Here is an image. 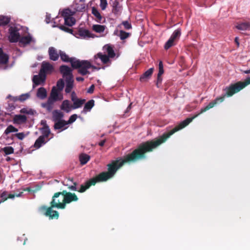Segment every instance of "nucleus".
<instances>
[{"label":"nucleus","mask_w":250,"mask_h":250,"mask_svg":"<svg viewBox=\"0 0 250 250\" xmlns=\"http://www.w3.org/2000/svg\"><path fill=\"white\" fill-rule=\"evenodd\" d=\"M104 48L106 50L107 56H109V58H113L115 56V53L112 46L106 45L104 47Z\"/></svg>","instance_id":"29"},{"label":"nucleus","mask_w":250,"mask_h":250,"mask_svg":"<svg viewBox=\"0 0 250 250\" xmlns=\"http://www.w3.org/2000/svg\"><path fill=\"white\" fill-rule=\"evenodd\" d=\"M48 55L50 60L56 61L59 58V51L58 52L57 49L54 47H50L48 49Z\"/></svg>","instance_id":"12"},{"label":"nucleus","mask_w":250,"mask_h":250,"mask_svg":"<svg viewBox=\"0 0 250 250\" xmlns=\"http://www.w3.org/2000/svg\"><path fill=\"white\" fill-rule=\"evenodd\" d=\"M192 119H186L181 122L179 125L174 127L167 132L164 133L162 135L154 140L147 141L140 144L131 153L125 155L123 158L112 161L107 165V173L112 177L114 176L117 171L125 164H131L146 158V153L152 151L170 137L171 135L180 129L187 126Z\"/></svg>","instance_id":"1"},{"label":"nucleus","mask_w":250,"mask_h":250,"mask_svg":"<svg viewBox=\"0 0 250 250\" xmlns=\"http://www.w3.org/2000/svg\"><path fill=\"white\" fill-rule=\"evenodd\" d=\"M76 20L74 18H71L64 20V24L69 26H72L75 24Z\"/></svg>","instance_id":"40"},{"label":"nucleus","mask_w":250,"mask_h":250,"mask_svg":"<svg viewBox=\"0 0 250 250\" xmlns=\"http://www.w3.org/2000/svg\"><path fill=\"white\" fill-rule=\"evenodd\" d=\"M8 56L3 53L0 56V63L3 64H6L8 62Z\"/></svg>","instance_id":"39"},{"label":"nucleus","mask_w":250,"mask_h":250,"mask_svg":"<svg viewBox=\"0 0 250 250\" xmlns=\"http://www.w3.org/2000/svg\"><path fill=\"white\" fill-rule=\"evenodd\" d=\"M59 28L61 30H62L65 32L69 33L70 34H73V30L72 29H70L68 27H67L63 25H60L59 26Z\"/></svg>","instance_id":"48"},{"label":"nucleus","mask_w":250,"mask_h":250,"mask_svg":"<svg viewBox=\"0 0 250 250\" xmlns=\"http://www.w3.org/2000/svg\"><path fill=\"white\" fill-rule=\"evenodd\" d=\"M77 114H73V115H71L68 121H66V123H67V125L70 124H72L73 122H74L76 121V120L77 119Z\"/></svg>","instance_id":"50"},{"label":"nucleus","mask_w":250,"mask_h":250,"mask_svg":"<svg viewBox=\"0 0 250 250\" xmlns=\"http://www.w3.org/2000/svg\"><path fill=\"white\" fill-rule=\"evenodd\" d=\"M54 70V67L49 62L44 61L42 63L40 72L46 77L47 74L52 73Z\"/></svg>","instance_id":"8"},{"label":"nucleus","mask_w":250,"mask_h":250,"mask_svg":"<svg viewBox=\"0 0 250 250\" xmlns=\"http://www.w3.org/2000/svg\"><path fill=\"white\" fill-rule=\"evenodd\" d=\"M78 34L83 38H85L86 37H90L91 36V33L88 30H85V29H80L78 31Z\"/></svg>","instance_id":"35"},{"label":"nucleus","mask_w":250,"mask_h":250,"mask_svg":"<svg viewBox=\"0 0 250 250\" xmlns=\"http://www.w3.org/2000/svg\"><path fill=\"white\" fill-rule=\"evenodd\" d=\"M51 15L47 13L45 16V21L47 23H49L51 21Z\"/></svg>","instance_id":"58"},{"label":"nucleus","mask_w":250,"mask_h":250,"mask_svg":"<svg viewBox=\"0 0 250 250\" xmlns=\"http://www.w3.org/2000/svg\"><path fill=\"white\" fill-rule=\"evenodd\" d=\"M66 125H67L66 121L62 120L61 121L56 122L54 125V128L55 130L61 129V130L60 131H61L67 128V127H64Z\"/></svg>","instance_id":"17"},{"label":"nucleus","mask_w":250,"mask_h":250,"mask_svg":"<svg viewBox=\"0 0 250 250\" xmlns=\"http://www.w3.org/2000/svg\"><path fill=\"white\" fill-rule=\"evenodd\" d=\"M235 27L241 31H250V23L248 22L239 23L235 26Z\"/></svg>","instance_id":"21"},{"label":"nucleus","mask_w":250,"mask_h":250,"mask_svg":"<svg viewBox=\"0 0 250 250\" xmlns=\"http://www.w3.org/2000/svg\"><path fill=\"white\" fill-rule=\"evenodd\" d=\"M16 136L19 139L21 140H22L25 137L24 134L22 132L17 133Z\"/></svg>","instance_id":"56"},{"label":"nucleus","mask_w":250,"mask_h":250,"mask_svg":"<svg viewBox=\"0 0 250 250\" xmlns=\"http://www.w3.org/2000/svg\"><path fill=\"white\" fill-rule=\"evenodd\" d=\"M92 66L91 63L86 60H80L76 59L74 62L72 63V67L73 69H78V72L82 75L89 74L90 72L88 70Z\"/></svg>","instance_id":"3"},{"label":"nucleus","mask_w":250,"mask_h":250,"mask_svg":"<svg viewBox=\"0 0 250 250\" xmlns=\"http://www.w3.org/2000/svg\"><path fill=\"white\" fill-rule=\"evenodd\" d=\"M68 188L72 191H77L78 189H77V187H75V186H73V185L69 186Z\"/></svg>","instance_id":"61"},{"label":"nucleus","mask_w":250,"mask_h":250,"mask_svg":"<svg viewBox=\"0 0 250 250\" xmlns=\"http://www.w3.org/2000/svg\"><path fill=\"white\" fill-rule=\"evenodd\" d=\"M250 84V77L247 78L244 82H238L234 84H230L229 86L226 87L224 89V91L226 93L219 97L216 98L214 101L210 102L206 107L201 109L200 112L194 115L191 118H188L187 119H192V121L198 117L201 114L207 111L210 108L213 107L218 103H221L224 101L226 97H231L236 93L238 92L241 90L245 88L246 86Z\"/></svg>","instance_id":"2"},{"label":"nucleus","mask_w":250,"mask_h":250,"mask_svg":"<svg viewBox=\"0 0 250 250\" xmlns=\"http://www.w3.org/2000/svg\"><path fill=\"white\" fill-rule=\"evenodd\" d=\"M234 42L236 43V44H237V47H239V38H238V37H235V38Z\"/></svg>","instance_id":"63"},{"label":"nucleus","mask_w":250,"mask_h":250,"mask_svg":"<svg viewBox=\"0 0 250 250\" xmlns=\"http://www.w3.org/2000/svg\"><path fill=\"white\" fill-rule=\"evenodd\" d=\"M63 196L62 192H58L55 193L52 197V199L50 202V206L48 208V210L46 214L49 215L51 211V208H61L60 207L58 206V204H62L63 203Z\"/></svg>","instance_id":"5"},{"label":"nucleus","mask_w":250,"mask_h":250,"mask_svg":"<svg viewBox=\"0 0 250 250\" xmlns=\"http://www.w3.org/2000/svg\"><path fill=\"white\" fill-rule=\"evenodd\" d=\"M11 18L8 16L0 15V26H5L10 21Z\"/></svg>","instance_id":"34"},{"label":"nucleus","mask_w":250,"mask_h":250,"mask_svg":"<svg viewBox=\"0 0 250 250\" xmlns=\"http://www.w3.org/2000/svg\"><path fill=\"white\" fill-rule=\"evenodd\" d=\"M111 178V177L107 173V172L106 171H104L100 173L99 174L90 179L92 181H95V183L93 184V186H94L97 183L105 182Z\"/></svg>","instance_id":"7"},{"label":"nucleus","mask_w":250,"mask_h":250,"mask_svg":"<svg viewBox=\"0 0 250 250\" xmlns=\"http://www.w3.org/2000/svg\"><path fill=\"white\" fill-rule=\"evenodd\" d=\"M37 96L41 99H44L47 96V92L43 87H40L38 89Z\"/></svg>","instance_id":"31"},{"label":"nucleus","mask_w":250,"mask_h":250,"mask_svg":"<svg viewBox=\"0 0 250 250\" xmlns=\"http://www.w3.org/2000/svg\"><path fill=\"white\" fill-rule=\"evenodd\" d=\"M154 70L153 68H150L146 71L141 77L140 80L141 82L146 81L147 79H149L152 75Z\"/></svg>","instance_id":"22"},{"label":"nucleus","mask_w":250,"mask_h":250,"mask_svg":"<svg viewBox=\"0 0 250 250\" xmlns=\"http://www.w3.org/2000/svg\"><path fill=\"white\" fill-rule=\"evenodd\" d=\"M30 97V95L28 93L22 94L20 96L16 97V100L21 102H23L26 100L28 99Z\"/></svg>","instance_id":"44"},{"label":"nucleus","mask_w":250,"mask_h":250,"mask_svg":"<svg viewBox=\"0 0 250 250\" xmlns=\"http://www.w3.org/2000/svg\"><path fill=\"white\" fill-rule=\"evenodd\" d=\"M94 85L92 84V85H91L87 90V92L89 93H92L94 91Z\"/></svg>","instance_id":"60"},{"label":"nucleus","mask_w":250,"mask_h":250,"mask_svg":"<svg viewBox=\"0 0 250 250\" xmlns=\"http://www.w3.org/2000/svg\"><path fill=\"white\" fill-rule=\"evenodd\" d=\"M92 14L96 18V21L98 22H101V21L103 19V17L101 16L100 12L98 11L97 9L95 8V7H93L92 8Z\"/></svg>","instance_id":"28"},{"label":"nucleus","mask_w":250,"mask_h":250,"mask_svg":"<svg viewBox=\"0 0 250 250\" xmlns=\"http://www.w3.org/2000/svg\"><path fill=\"white\" fill-rule=\"evenodd\" d=\"M181 36V30L179 29L175 30L173 34L171 35L170 37V39H172L174 41H176L178 40Z\"/></svg>","instance_id":"38"},{"label":"nucleus","mask_w":250,"mask_h":250,"mask_svg":"<svg viewBox=\"0 0 250 250\" xmlns=\"http://www.w3.org/2000/svg\"><path fill=\"white\" fill-rule=\"evenodd\" d=\"M122 6L119 4L118 0H115L112 4V13L118 16L120 15L122 13Z\"/></svg>","instance_id":"14"},{"label":"nucleus","mask_w":250,"mask_h":250,"mask_svg":"<svg viewBox=\"0 0 250 250\" xmlns=\"http://www.w3.org/2000/svg\"><path fill=\"white\" fill-rule=\"evenodd\" d=\"M85 99H77L73 101V105H71L72 109H75L81 107L85 103Z\"/></svg>","instance_id":"24"},{"label":"nucleus","mask_w":250,"mask_h":250,"mask_svg":"<svg viewBox=\"0 0 250 250\" xmlns=\"http://www.w3.org/2000/svg\"><path fill=\"white\" fill-rule=\"evenodd\" d=\"M107 5V3L106 0H100V7L103 10L106 8Z\"/></svg>","instance_id":"53"},{"label":"nucleus","mask_w":250,"mask_h":250,"mask_svg":"<svg viewBox=\"0 0 250 250\" xmlns=\"http://www.w3.org/2000/svg\"><path fill=\"white\" fill-rule=\"evenodd\" d=\"M61 108L67 113L70 112L72 108L71 105H70V102L67 100H64L61 104Z\"/></svg>","instance_id":"26"},{"label":"nucleus","mask_w":250,"mask_h":250,"mask_svg":"<svg viewBox=\"0 0 250 250\" xmlns=\"http://www.w3.org/2000/svg\"><path fill=\"white\" fill-rule=\"evenodd\" d=\"M14 123L18 124L24 123L27 121V117L23 115H16L14 117Z\"/></svg>","instance_id":"20"},{"label":"nucleus","mask_w":250,"mask_h":250,"mask_svg":"<svg viewBox=\"0 0 250 250\" xmlns=\"http://www.w3.org/2000/svg\"><path fill=\"white\" fill-rule=\"evenodd\" d=\"M5 155H9L14 153V148L12 146H6L2 148Z\"/></svg>","instance_id":"43"},{"label":"nucleus","mask_w":250,"mask_h":250,"mask_svg":"<svg viewBox=\"0 0 250 250\" xmlns=\"http://www.w3.org/2000/svg\"><path fill=\"white\" fill-rule=\"evenodd\" d=\"M19 29L17 27L11 26L9 29L8 39L11 42H17L21 37Z\"/></svg>","instance_id":"6"},{"label":"nucleus","mask_w":250,"mask_h":250,"mask_svg":"<svg viewBox=\"0 0 250 250\" xmlns=\"http://www.w3.org/2000/svg\"><path fill=\"white\" fill-rule=\"evenodd\" d=\"M66 82V87L65 91L66 93H69L71 92L72 89L73 87L74 80L73 78L71 77L69 79H65Z\"/></svg>","instance_id":"23"},{"label":"nucleus","mask_w":250,"mask_h":250,"mask_svg":"<svg viewBox=\"0 0 250 250\" xmlns=\"http://www.w3.org/2000/svg\"><path fill=\"white\" fill-rule=\"evenodd\" d=\"M104 25L100 24H94L92 26L93 30L97 33L103 32L105 29Z\"/></svg>","instance_id":"37"},{"label":"nucleus","mask_w":250,"mask_h":250,"mask_svg":"<svg viewBox=\"0 0 250 250\" xmlns=\"http://www.w3.org/2000/svg\"><path fill=\"white\" fill-rule=\"evenodd\" d=\"M174 42L175 41L173 40L172 39L169 38L165 44V49L166 50H167L173 46L174 45Z\"/></svg>","instance_id":"42"},{"label":"nucleus","mask_w":250,"mask_h":250,"mask_svg":"<svg viewBox=\"0 0 250 250\" xmlns=\"http://www.w3.org/2000/svg\"><path fill=\"white\" fill-rule=\"evenodd\" d=\"M0 198H1L0 201V205L5 201L8 199V192L6 191L2 192L0 194Z\"/></svg>","instance_id":"47"},{"label":"nucleus","mask_w":250,"mask_h":250,"mask_svg":"<svg viewBox=\"0 0 250 250\" xmlns=\"http://www.w3.org/2000/svg\"><path fill=\"white\" fill-rule=\"evenodd\" d=\"M42 210H45V212L44 213V215L46 216L49 217L50 219H58L59 216V213L57 211L53 210L52 208H51V211L49 213V215H47L46 214L48 208H46L45 206H42L41 208Z\"/></svg>","instance_id":"15"},{"label":"nucleus","mask_w":250,"mask_h":250,"mask_svg":"<svg viewBox=\"0 0 250 250\" xmlns=\"http://www.w3.org/2000/svg\"><path fill=\"white\" fill-rule=\"evenodd\" d=\"M60 57L62 62H69L72 65V63L74 62L76 59L75 58H69V56L64 52L62 50H59Z\"/></svg>","instance_id":"16"},{"label":"nucleus","mask_w":250,"mask_h":250,"mask_svg":"<svg viewBox=\"0 0 250 250\" xmlns=\"http://www.w3.org/2000/svg\"><path fill=\"white\" fill-rule=\"evenodd\" d=\"M18 129L12 125H10L8 126V127L6 128V129L4 131V134L6 135L10 133L11 132H16L18 131Z\"/></svg>","instance_id":"41"},{"label":"nucleus","mask_w":250,"mask_h":250,"mask_svg":"<svg viewBox=\"0 0 250 250\" xmlns=\"http://www.w3.org/2000/svg\"><path fill=\"white\" fill-rule=\"evenodd\" d=\"M90 157L88 155L82 153L79 156V160L82 165L86 164L90 160Z\"/></svg>","instance_id":"32"},{"label":"nucleus","mask_w":250,"mask_h":250,"mask_svg":"<svg viewBox=\"0 0 250 250\" xmlns=\"http://www.w3.org/2000/svg\"><path fill=\"white\" fill-rule=\"evenodd\" d=\"M46 78V77L44 75L39 72V75H34L33 76L32 79L33 83L35 85H40L41 83H44Z\"/></svg>","instance_id":"11"},{"label":"nucleus","mask_w":250,"mask_h":250,"mask_svg":"<svg viewBox=\"0 0 250 250\" xmlns=\"http://www.w3.org/2000/svg\"><path fill=\"white\" fill-rule=\"evenodd\" d=\"M64 86V81L62 79H60L57 82V87L58 88V90L59 91H62Z\"/></svg>","instance_id":"45"},{"label":"nucleus","mask_w":250,"mask_h":250,"mask_svg":"<svg viewBox=\"0 0 250 250\" xmlns=\"http://www.w3.org/2000/svg\"><path fill=\"white\" fill-rule=\"evenodd\" d=\"M47 141L45 140L44 136H40L35 141L34 146L37 148H40L42 145L45 144Z\"/></svg>","instance_id":"25"},{"label":"nucleus","mask_w":250,"mask_h":250,"mask_svg":"<svg viewBox=\"0 0 250 250\" xmlns=\"http://www.w3.org/2000/svg\"><path fill=\"white\" fill-rule=\"evenodd\" d=\"M62 193L63 196V203L58 204V206L61 208V209L65 208L66 204H69L72 202H76L78 200V198L76 194L74 193L67 192L66 190H63Z\"/></svg>","instance_id":"4"},{"label":"nucleus","mask_w":250,"mask_h":250,"mask_svg":"<svg viewBox=\"0 0 250 250\" xmlns=\"http://www.w3.org/2000/svg\"><path fill=\"white\" fill-rule=\"evenodd\" d=\"M95 183L94 181H92L91 179L87 181L84 184L81 185L80 189H78V191L81 193L84 192L87 189H88L91 186H93V184Z\"/></svg>","instance_id":"18"},{"label":"nucleus","mask_w":250,"mask_h":250,"mask_svg":"<svg viewBox=\"0 0 250 250\" xmlns=\"http://www.w3.org/2000/svg\"><path fill=\"white\" fill-rule=\"evenodd\" d=\"M60 71L65 79H69L70 77L73 78L72 70L69 66L65 65H61L60 67Z\"/></svg>","instance_id":"9"},{"label":"nucleus","mask_w":250,"mask_h":250,"mask_svg":"<svg viewBox=\"0 0 250 250\" xmlns=\"http://www.w3.org/2000/svg\"><path fill=\"white\" fill-rule=\"evenodd\" d=\"M54 103V102L51 100V99H48L46 103L42 104V107L46 108L48 111H50L53 108Z\"/></svg>","instance_id":"33"},{"label":"nucleus","mask_w":250,"mask_h":250,"mask_svg":"<svg viewBox=\"0 0 250 250\" xmlns=\"http://www.w3.org/2000/svg\"><path fill=\"white\" fill-rule=\"evenodd\" d=\"M72 15V12L69 9H65L62 12V16L63 17L64 20L66 18L69 19L73 18Z\"/></svg>","instance_id":"36"},{"label":"nucleus","mask_w":250,"mask_h":250,"mask_svg":"<svg viewBox=\"0 0 250 250\" xmlns=\"http://www.w3.org/2000/svg\"><path fill=\"white\" fill-rule=\"evenodd\" d=\"M122 24L124 25V28L127 30L130 29L132 27L131 23L128 21H123Z\"/></svg>","instance_id":"51"},{"label":"nucleus","mask_w":250,"mask_h":250,"mask_svg":"<svg viewBox=\"0 0 250 250\" xmlns=\"http://www.w3.org/2000/svg\"><path fill=\"white\" fill-rule=\"evenodd\" d=\"M22 194V192H21L20 193H19V194H17V195H15V194H11V193L10 194H8V198H10V199L14 198L16 196H17V197H19Z\"/></svg>","instance_id":"57"},{"label":"nucleus","mask_w":250,"mask_h":250,"mask_svg":"<svg viewBox=\"0 0 250 250\" xmlns=\"http://www.w3.org/2000/svg\"><path fill=\"white\" fill-rule=\"evenodd\" d=\"M164 72V70L163 68V62L162 61H160L159 63V72L158 73V75L162 76Z\"/></svg>","instance_id":"49"},{"label":"nucleus","mask_w":250,"mask_h":250,"mask_svg":"<svg viewBox=\"0 0 250 250\" xmlns=\"http://www.w3.org/2000/svg\"><path fill=\"white\" fill-rule=\"evenodd\" d=\"M63 117V114L62 112L58 110H54L52 112V118L53 121L55 122L58 121L62 120V118Z\"/></svg>","instance_id":"19"},{"label":"nucleus","mask_w":250,"mask_h":250,"mask_svg":"<svg viewBox=\"0 0 250 250\" xmlns=\"http://www.w3.org/2000/svg\"><path fill=\"white\" fill-rule=\"evenodd\" d=\"M105 143V140H102L101 142L99 143V145L101 146H104Z\"/></svg>","instance_id":"62"},{"label":"nucleus","mask_w":250,"mask_h":250,"mask_svg":"<svg viewBox=\"0 0 250 250\" xmlns=\"http://www.w3.org/2000/svg\"><path fill=\"white\" fill-rule=\"evenodd\" d=\"M77 99H78V98L77 97L76 94L75 93V92L74 91H73L71 94V101L73 102V101H74L75 100H76Z\"/></svg>","instance_id":"59"},{"label":"nucleus","mask_w":250,"mask_h":250,"mask_svg":"<svg viewBox=\"0 0 250 250\" xmlns=\"http://www.w3.org/2000/svg\"><path fill=\"white\" fill-rule=\"evenodd\" d=\"M19 41L20 43L23 45H26L29 44L31 42L32 37L30 36V35L23 36L21 38L20 37Z\"/></svg>","instance_id":"30"},{"label":"nucleus","mask_w":250,"mask_h":250,"mask_svg":"<svg viewBox=\"0 0 250 250\" xmlns=\"http://www.w3.org/2000/svg\"><path fill=\"white\" fill-rule=\"evenodd\" d=\"M95 101L94 100H90L88 101L84 105L83 109V112H87L90 111L92 108L94 106Z\"/></svg>","instance_id":"27"},{"label":"nucleus","mask_w":250,"mask_h":250,"mask_svg":"<svg viewBox=\"0 0 250 250\" xmlns=\"http://www.w3.org/2000/svg\"><path fill=\"white\" fill-rule=\"evenodd\" d=\"M129 36V34L123 30H120L119 32V37L122 40H124L127 38Z\"/></svg>","instance_id":"46"},{"label":"nucleus","mask_w":250,"mask_h":250,"mask_svg":"<svg viewBox=\"0 0 250 250\" xmlns=\"http://www.w3.org/2000/svg\"><path fill=\"white\" fill-rule=\"evenodd\" d=\"M76 79L78 82H83L84 81V78L81 77H78Z\"/></svg>","instance_id":"64"},{"label":"nucleus","mask_w":250,"mask_h":250,"mask_svg":"<svg viewBox=\"0 0 250 250\" xmlns=\"http://www.w3.org/2000/svg\"><path fill=\"white\" fill-rule=\"evenodd\" d=\"M58 90L55 87H53L52 89L50 96L49 99H51L53 102L62 100L63 99V96L62 95H59Z\"/></svg>","instance_id":"13"},{"label":"nucleus","mask_w":250,"mask_h":250,"mask_svg":"<svg viewBox=\"0 0 250 250\" xmlns=\"http://www.w3.org/2000/svg\"><path fill=\"white\" fill-rule=\"evenodd\" d=\"M98 59H100L103 64H107V66H109L111 64L110 58L109 56L106 54H103L101 52L98 53L94 56V59L95 63L96 62V60Z\"/></svg>","instance_id":"10"},{"label":"nucleus","mask_w":250,"mask_h":250,"mask_svg":"<svg viewBox=\"0 0 250 250\" xmlns=\"http://www.w3.org/2000/svg\"><path fill=\"white\" fill-rule=\"evenodd\" d=\"M162 82V78L161 77V76H159L157 75V79L156 82V85L157 87H159L160 85H161Z\"/></svg>","instance_id":"54"},{"label":"nucleus","mask_w":250,"mask_h":250,"mask_svg":"<svg viewBox=\"0 0 250 250\" xmlns=\"http://www.w3.org/2000/svg\"><path fill=\"white\" fill-rule=\"evenodd\" d=\"M21 113H25L27 114H33V111L32 109H28L27 108H22L21 111Z\"/></svg>","instance_id":"52"},{"label":"nucleus","mask_w":250,"mask_h":250,"mask_svg":"<svg viewBox=\"0 0 250 250\" xmlns=\"http://www.w3.org/2000/svg\"><path fill=\"white\" fill-rule=\"evenodd\" d=\"M50 134V130L48 128L46 129L43 133V135H42V136H44V138H47Z\"/></svg>","instance_id":"55"}]
</instances>
